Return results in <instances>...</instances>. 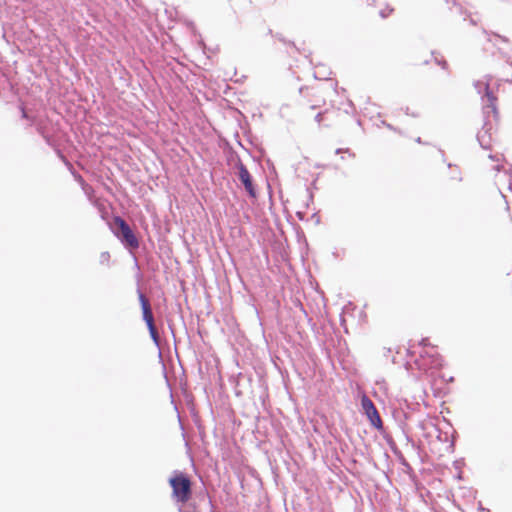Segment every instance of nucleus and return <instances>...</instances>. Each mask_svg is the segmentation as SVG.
Wrapping results in <instances>:
<instances>
[{
  "mask_svg": "<svg viewBox=\"0 0 512 512\" xmlns=\"http://www.w3.org/2000/svg\"><path fill=\"white\" fill-rule=\"evenodd\" d=\"M172 498L177 504H185L192 498V481L184 472L175 471L169 478Z\"/></svg>",
  "mask_w": 512,
  "mask_h": 512,
  "instance_id": "nucleus-1",
  "label": "nucleus"
},
{
  "mask_svg": "<svg viewBox=\"0 0 512 512\" xmlns=\"http://www.w3.org/2000/svg\"><path fill=\"white\" fill-rule=\"evenodd\" d=\"M421 345L423 348L420 353V366L425 370L442 367L443 359L437 348L433 345H430L427 339H423L421 341Z\"/></svg>",
  "mask_w": 512,
  "mask_h": 512,
  "instance_id": "nucleus-2",
  "label": "nucleus"
},
{
  "mask_svg": "<svg viewBox=\"0 0 512 512\" xmlns=\"http://www.w3.org/2000/svg\"><path fill=\"white\" fill-rule=\"evenodd\" d=\"M138 299L142 308L143 320L145 321L149 330L150 336L156 345H159V333L154 323V316L152 313L149 299L140 291H138Z\"/></svg>",
  "mask_w": 512,
  "mask_h": 512,
  "instance_id": "nucleus-3",
  "label": "nucleus"
},
{
  "mask_svg": "<svg viewBox=\"0 0 512 512\" xmlns=\"http://www.w3.org/2000/svg\"><path fill=\"white\" fill-rule=\"evenodd\" d=\"M114 223L119 229V232H116V236L128 247L138 248L139 241L125 220L117 216L114 218Z\"/></svg>",
  "mask_w": 512,
  "mask_h": 512,
  "instance_id": "nucleus-4",
  "label": "nucleus"
},
{
  "mask_svg": "<svg viewBox=\"0 0 512 512\" xmlns=\"http://www.w3.org/2000/svg\"><path fill=\"white\" fill-rule=\"evenodd\" d=\"M361 405L371 424L375 428L381 429L383 423L372 400L368 398L366 395H364L361 399Z\"/></svg>",
  "mask_w": 512,
  "mask_h": 512,
  "instance_id": "nucleus-5",
  "label": "nucleus"
},
{
  "mask_svg": "<svg viewBox=\"0 0 512 512\" xmlns=\"http://www.w3.org/2000/svg\"><path fill=\"white\" fill-rule=\"evenodd\" d=\"M238 177L247 193L251 197H256V191L252 182V177L247 168L241 162L238 163Z\"/></svg>",
  "mask_w": 512,
  "mask_h": 512,
  "instance_id": "nucleus-6",
  "label": "nucleus"
},
{
  "mask_svg": "<svg viewBox=\"0 0 512 512\" xmlns=\"http://www.w3.org/2000/svg\"><path fill=\"white\" fill-rule=\"evenodd\" d=\"M488 108L493 112L495 117L498 116V111H497V107H496V104H495V98L494 97H491V102H490V105L488 106Z\"/></svg>",
  "mask_w": 512,
  "mask_h": 512,
  "instance_id": "nucleus-7",
  "label": "nucleus"
},
{
  "mask_svg": "<svg viewBox=\"0 0 512 512\" xmlns=\"http://www.w3.org/2000/svg\"><path fill=\"white\" fill-rule=\"evenodd\" d=\"M100 261L101 263L103 264H108L109 261H110V254L108 252H103L101 255H100Z\"/></svg>",
  "mask_w": 512,
  "mask_h": 512,
  "instance_id": "nucleus-8",
  "label": "nucleus"
},
{
  "mask_svg": "<svg viewBox=\"0 0 512 512\" xmlns=\"http://www.w3.org/2000/svg\"><path fill=\"white\" fill-rule=\"evenodd\" d=\"M324 104H325V100L322 98L321 101H318L316 104L312 105L311 107L314 109L317 107H321Z\"/></svg>",
  "mask_w": 512,
  "mask_h": 512,
  "instance_id": "nucleus-9",
  "label": "nucleus"
},
{
  "mask_svg": "<svg viewBox=\"0 0 512 512\" xmlns=\"http://www.w3.org/2000/svg\"><path fill=\"white\" fill-rule=\"evenodd\" d=\"M321 117H322V114H318V115L316 116V119H317V121H318L319 123L321 122Z\"/></svg>",
  "mask_w": 512,
  "mask_h": 512,
  "instance_id": "nucleus-10",
  "label": "nucleus"
}]
</instances>
